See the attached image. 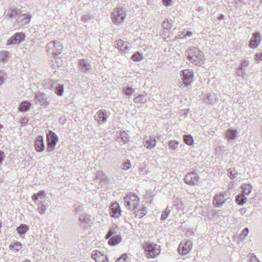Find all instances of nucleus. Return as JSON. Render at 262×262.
Segmentation results:
<instances>
[{
  "mask_svg": "<svg viewBox=\"0 0 262 262\" xmlns=\"http://www.w3.org/2000/svg\"><path fill=\"white\" fill-rule=\"evenodd\" d=\"M62 48L61 43L57 40L50 41L47 43L46 46L47 52L49 55L53 56V59L51 60L52 62H54L53 59H54L56 60V63H60L59 61L61 60V59L56 57L61 53ZM54 64L52 63L51 66H54Z\"/></svg>",
  "mask_w": 262,
  "mask_h": 262,
  "instance_id": "1",
  "label": "nucleus"
},
{
  "mask_svg": "<svg viewBox=\"0 0 262 262\" xmlns=\"http://www.w3.org/2000/svg\"><path fill=\"white\" fill-rule=\"evenodd\" d=\"M185 54L190 62L195 66H201L204 63L203 55L198 48L191 47L186 51Z\"/></svg>",
  "mask_w": 262,
  "mask_h": 262,
  "instance_id": "2",
  "label": "nucleus"
},
{
  "mask_svg": "<svg viewBox=\"0 0 262 262\" xmlns=\"http://www.w3.org/2000/svg\"><path fill=\"white\" fill-rule=\"evenodd\" d=\"M181 72V77L182 81L179 82V87L184 88L190 85L193 81V71L191 70H184Z\"/></svg>",
  "mask_w": 262,
  "mask_h": 262,
  "instance_id": "3",
  "label": "nucleus"
},
{
  "mask_svg": "<svg viewBox=\"0 0 262 262\" xmlns=\"http://www.w3.org/2000/svg\"><path fill=\"white\" fill-rule=\"evenodd\" d=\"M126 17V13L124 9L117 8L113 10L111 14L112 20L116 24H121Z\"/></svg>",
  "mask_w": 262,
  "mask_h": 262,
  "instance_id": "4",
  "label": "nucleus"
},
{
  "mask_svg": "<svg viewBox=\"0 0 262 262\" xmlns=\"http://www.w3.org/2000/svg\"><path fill=\"white\" fill-rule=\"evenodd\" d=\"M230 193L228 191L221 192L219 194H216L214 197L213 204L214 207L216 208L221 207L229 199Z\"/></svg>",
  "mask_w": 262,
  "mask_h": 262,
  "instance_id": "5",
  "label": "nucleus"
},
{
  "mask_svg": "<svg viewBox=\"0 0 262 262\" xmlns=\"http://www.w3.org/2000/svg\"><path fill=\"white\" fill-rule=\"evenodd\" d=\"M47 151L49 152H52L54 151L55 147L58 141V137L56 134L49 130L47 135Z\"/></svg>",
  "mask_w": 262,
  "mask_h": 262,
  "instance_id": "6",
  "label": "nucleus"
},
{
  "mask_svg": "<svg viewBox=\"0 0 262 262\" xmlns=\"http://www.w3.org/2000/svg\"><path fill=\"white\" fill-rule=\"evenodd\" d=\"M125 206L129 210H135L138 206L139 199L135 194L130 193L124 199Z\"/></svg>",
  "mask_w": 262,
  "mask_h": 262,
  "instance_id": "7",
  "label": "nucleus"
},
{
  "mask_svg": "<svg viewBox=\"0 0 262 262\" xmlns=\"http://www.w3.org/2000/svg\"><path fill=\"white\" fill-rule=\"evenodd\" d=\"M192 243L190 240L182 242L178 248V252L183 255H186L192 249Z\"/></svg>",
  "mask_w": 262,
  "mask_h": 262,
  "instance_id": "8",
  "label": "nucleus"
},
{
  "mask_svg": "<svg viewBox=\"0 0 262 262\" xmlns=\"http://www.w3.org/2000/svg\"><path fill=\"white\" fill-rule=\"evenodd\" d=\"M25 37L24 33L22 32L16 33L8 40L7 45L10 46L18 44L24 40Z\"/></svg>",
  "mask_w": 262,
  "mask_h": 262,
  "instance_id": "9",
  "label": "nucleus"
},
{
  "mask_svg": "<svg viewBox=\"0 0 262 262\" xmlns=\"http://www.w3.org/2000/svg\"><path fill=\"white\" fill-rule=\"evenodd\" d=\"M199 176L195 172L188 173L185 176V182L186 184L190 185H195L198 182Z\"/></svg>",
  "mask_w": 262,
  "mask_h": 262,
  "instance_id": "10",
  "label": "nucleus"
},
{
  "mask_svg": "<svg viewBox=\"0 0 262 262\" xmlns=\"http://www.w3.org/2000/svg\"><path fill=\"white\" fill-rule=\"evenodd\" d=\"M160 246L154 243H148V258L156 257L160 253Z\"/></svg>",
  "mask_w": 262,
  "mask_h": 262,
  "instance_id": "11",
  "label": "nucleus"
},
{
  "mask_svg": "<svg viewBox=\"0 0 262 262\" xmlns=\"http://www.w3.org/2000/svg\"><path fill=\"white\" fill-rule=\"evenodd\" d=\"M261 39L259 32H255L252 34V37L249 41V46L252 49L256 48L260 44Z\"/></svg>",
  "mask_w": 262,
  "mask_h": 262,
  "instance_id": "12",
  "label": "nucleus"
},
{
  "mask_svg": "<svg viewBox=\"0 0 262 262\" xmlns=\"http://www.w3.org/2000/svg\"><path fill=\"white\" fill-rule=\"evenodd\" d=\"M110 214L111 217L118 218L121 215V210L119 204L115 202L110 207Z\"/></svg>",
  "mask_w": 262,
  "mask_h": 262,
  "instance_id": "13",
  "label": "nucleus"
},
{
  "mask_svg": "<svg viewBox=\"0 0 262 262\" xmlns=\"http://www.w3.org/2000/svg\"><path fill=\"white\" fill-rule=\"evenodd\" d=\"M108 118L106 111L101 110L98 111L95 115V119L97 121L98 123L102 124L105 123Z\"/></svg>",
  "mask_w": 262,
  "mask_h": 262,
  "instance_id": "14",
  "label": "nucleus"
},
{
  "mask_svg": "<svg viewBox=\"0 0 262 262\" xmlns=\"http://www.w3.org/2000/svg\"><path fill=\"white\" fill-rule=\"evenodd\" d=\"M35 149L38 152H42L45 150V145L43 137L42 136H38L35 141Z\"/></svg>",
  "mask_w": 262,
  "mask_h": 262,
  "instance_id": "15",
  "label": "nucleus"
},
{
  "mask_svg": "<svg viewBox=\"0 0 262 262\" xmlns=\"http://www.w3.org/2000/svg\"><path fill=\"white\" fill-rule=\"evenodd\" d=\"M92 257L96 262H108L107 256L102 254L98 251H96L94 253H92Z\"/></svg>",
  "mask_w": 262,
  "mask_h": 262,
  "instance_id": "16",
  "label": "nucleus"
},
{
  "mask_svg": "<svg viewBox=\"0 0 262 262\" xmlns=\"http://www.w3.org/2000/svg\"><path fill=\"white\" fill-rule=\"evenodd\" d=\"M31 18L32 15L29 13L20 14L17 19V21L22 25H25L30 23Z\"/></svg>",
  "mask_w": 262,
  "mask_h": 262,
  "instance_id": "17",
  "label": "nucleus"
},
{
  "mask_svg": "<svg viewBox=\"0 0 262 262\" xmlns=\"http://www.w3.org/2000/svg\"><path fill=\"white\" fill-rule=\"evenodd\" d=\"M35 98L38 102L43 104L45 106H48L49 104L46 95L43 93H36Z\"/></svg>",
  "mask_w": 262,
  "mask_h": 262,
  "instance_id": "18",
  "label": "nucleus"
},
{
  "mask_svg": "<svg viewBox=\"0 0 262 262\" xmlns=\"http://www.w3.org/2000/svg\"><path fill=\"white\" fill-rule=\"evenodd\" d=\"M117 43L116 45V48H117L120 51L125 52L128 48V43L127 42H125L123 41L121 39H118L116 41Z\"/></svg>",
  "mask_w": 262,
  "mask_h": 262,
  "instance_id": "19",
  "label": "nucleus"
},
{
  "mask_svg": "<svg viewBox=\"0 0 262 262\" xmlns=\"http://www.w3.org/2000/svg\"><path fill=\"white\" fill-rule=\"evenodd\" d=\"M31 105V103L29 101H24L19 104L18 110L21 112H26L30 110Z\"/></svg>",
  "mask_w": 262,
  "mask_h": 262,
  "instance_id": "20",
  "label": "nucleus"
},
{
  "mask_svg": "<svg viewBox=\"0 0 262 262\" xmlns=\"http://www.w3.org/2000/svg\"><path fill=\"white\" fill-rule=\"evenodd\" d=\"M29 229V227L28 225L21 224L18 227L16 228V231L19 235L22 236L23 235H25Z\"/></svg>",
  "mask_w": 262,
  "mask_h": 262,
  "instance_id": "21",
  "label": "nucleus"
},
{
  "mask_svg": "<svg viewBox=\"0 0 262 262\" xmlns=\"http://www.w3.org/2000/svg\"><path fill=\"white\" fill-rule=\"evenodd\" d=\"M237 132L235 129H228L226 133V138L228 140H234L237 137Z\"/></svg>",
  "mask_w": 262,
  "mask_h": 262,
  "instance_id": "22",
  "label": "nucleus"
},
{
  "mask_svg": "<svg viewBox=\"0 0 262 262\" xmlns=\"http://www.w3.org/2000/svg\"><path fill=\"white\" fill-rule=\"evenodd\" d=\"M247 200V199L244 194H239L235 197V202L241 206L243 205Z\"/></svg>",
  "mask_w": 262,
  "mask_h": 262,
  "instance_id": "23",
  "label": "nucleus"
},
{
  "mask_svg": "<svg viewBox=\"0 0 262 262\" xmlns=\"http://www.w3.org/2000/svg\"><path fill=\"white\" fill-rule=\"evenodd\" d=\"M55 94L59 96H61L64 93V86L63 84L59 83H56L54 88Z\"/></svg>",
  "mask_w": 262,
  "mask_h": 262,
  "instance_id": "24",
  "label": "nucleus"
},
{
  "mask_svg": "<svg viewBox=\"0 0 262 262\" xmlns=\"http://www.w3.org/2000/svg\"><path fill=\"white\" fill-rule=\"evenodd\" d=\"M21 13V10L20 9H14L9 10L7 12V15L9 18H13L20 16Z\"/></svg>",
  "mask_w": 262,
  "mask_h": 262,
  "instance_id": "25",
  "label": "nucleus"
},
{
  "mask_svg": "<svg viewBox=\"0 0 262 262\" xmlns=\"http://www.w3.org/2000/svg\"><path fill=\"white\" fill-rule=\"evenodd\" d=\"M216 99V96L214 94H208L205 95L204 98V101L205 102H207L209 104H213Z\"/></svg>",
  "mask_w": 262,
  "mask_h": 262,
  "instance_id": "26",
  "label": "nucleus"
},
{
  "mask_svg": "<svg viewBox=\"0 0 262 262\" xmlns=\"http://www.w3.org/2000/svg\"><path fill=\"white\" fill-rule=\"evenodd\" d=\"M241 188L243 194L244 195H248L250 193L252 187L249 184H245L242 186Z\"/></svg>",
  "mask_w": 262,
  "mask_h": 262,
  "instance_id": "27",
  "label": "nucleus"
},
{
  "mask_svg": "<svg viewBox=\"0 0 262 262\" xmlns=\"http://www.w3.org/2000/svg\"><path fill=\"white\" fill-rule=\"evenodd\" d=\"M122 238L120 235L114 236L110 238L108 243L111 246H114L120 243L121 242Z\"/></svg>",
  "mask_w": 262,
  "mask_h": 262,
  "instance_id": "28",
  "label": "nucleus"
},
{
  "mask_svg": "<svg viewBox=\"0 0 262 262\" xmlns=\"http://www.w3.org/2000/svg\"><path fill=\"white\" fill-rule=\"evenodd\" d=\"M56 83L53 80L48 79L43 84V87L45 89L52 90L54 88Z\"/></svg>",
  "mask_w": 262,
  "mask_h": 262,
  "instance_id": "29",
  "label": "nucleus"
},
{
  "mask_svg": "<svg viewBox=\"0 0 262 262\" xmlns=\"http://www.w3.org/2000/svg\"><path fill=\"white\" fill-rule=\"evenodd\" d=\"M79 220L81 223L89 224L91 221V216L86 213H83L80 216Z\"/></svg>",
  "mask_w": 262,
  "mask_h": 262,
  "instance_id": "30",
  "label": "nucleus"
},
{
  "mask_svg": "<svg viewBox=\"0 0 262 262\" xmlns=\"http://www.w3.org/2000/svg\"><path fill=\"white\" fill-rule=\"evenodd\" d=\"M146 207H143L141 209L136 210H134L135 211V213H136V216H138L139 218H141L143 217L146 213Z\"/></svg>",
  "mask_w": 262,
  "mask_h": 262,
  "instance_id": "31",
  "label": "nucleus"
},
{
  "mask_svg": "<svg viewBox=\"0 0 262 262\" xmlns=\"http://www.w3.org/2000/svg\"><path fill=\"white\" fill-rule=\"evenodd\" d=\"M183 139L185 143L188 145H191L193 143V137L190 135H185L183 137Z\"/></svg>",
  "mask_w": 262,
  "mask_h": 262,
  "instance_id": "32",
  "label": "nucleus"
},
{
  "mask_svg": "<svg viewBox=\"0 0 262 262\" xmlns=\"http://www.w3.org/2000/svg\"><path fill=\"white\" fill-rule=\"evenodd\" d=\"M121 167L124 170H128L131 167V163L130 160L127 159L124 161Z\"/></svg>",
  "mask_w": 262,
  "mask_h": 262,
  "instance_id": "33",
  "label": "nucleus"
},
{
  "mask_svg": "<svg viewBox=\"0 0 262 262\" xmlns=\"http://www.w3.org/2000/svg\"><path fill=\"white\" fill-rule=\"evenodd\" d=\"M22 247L21 244L19 242H16L13 244H11L9 246V248L11 249H14L16 251H18L21 249Z\"/></svg>",
  "mask_w": 262,
  "mask_h": 262,
  "instance_id": "34",
  "label": "nucleus"
},
{
  "mask_svg": "<svg viewBox=\"0 0 262 262\" xmlns=\"http://www.w3.org/2000/svg\"><path fill=\"white\" fill-rule=\"evenodd\" d=\"M8 55L9 52L8 51H1L0 52V60L4 63H6Z\"/></svg>",
  "mask_w": 262,
  "mask_h": 262,
  "instance_id": "35",
  "label": "nucleus"
},
{
  "mask_svg": "<svg viewBox=\"0 0 262 262\" xmlns=\"http://www.w3.org/2000/svg\"><path fill=\"white\" fill-rule=\"evenodd\" d=\"M179 142L176 140H170L168 142V146L170 149L175 150L178 148Z\"/></svg>",
  "mask_w": 262,
  "mask_h": 262,
  "instance_id": "36",
  "label": "nucleus"
},
{
  "mask_svg": "<svg viewBox=\"0 0 262 262\" xmlns=\"http://www.w3.org/2000/svg\"><path fill=\"white\" fill-rule=\"evenodd\" d=\"M131 58L134 61H140L143 59V55L139 52H136L132 55Z\"/></svg>",
  "mask_w": 262,
  "mask_h": 262,
  "instance_id": "37",
  "label": "nucleus"
},
{
  "mask_svg": "<svg viewBox=\"0 0 262 262\" xmlns=\"http://www.w3.org/2000/svg\"><path fill=\"white\" fill-rule=\"evenodd\" d=\"M120 137L121 141L124 143H126L127 142H128L129 138L127 133L125 132L124 131L121 132L120 134Z\"/></svg>",
  "mask_w": 262,
  "mask_h": 262,
  "instance_id": "38",
  "label": "nucleus"
},
{
  "mask_svg": "<svg viewBox=\"0 0 262 262\" xmlns=\"http://www.w3.org/2000/svg\"><path fill=\"white\" fill-rule=\"evenodd\" d=\"M156 140L154 137H150L148 139V149H151L156 146Z\"/></svg>",
  "mask_w": 262,
  "mask_h": 262,
  "instance_id": "39",
  "label": "nucleus"
},
{
  "mask_svg": "<svg viewBox=\"0 0 262 262\" xmlns=\"http://www.w3.org/2000/svg\"><path fill=\"white\" fill-rule=\"evenodd\" d=\"M170 212V210L167 207L165 209V210L162 212V214L161 215V220L162 221H165L166 220Z\"/></svg>",
  "mask_w": 262,
  "mask_h": 262,
  "instance_id": "40",
  "label": "nucleus"
},
{
  "mask_svg": "<svg viewBox=\"0 0 262 262\" xmlns=\"http://www.w3.org/2000/svg\"><path fill=\"white\" fill-rule=\"evenodd\" d=\"M116 233V231L115 230V229L113 228H110L108 232L105 235V238L109 239L111 237L114 236V235H115Z\"/></svg>",
  "mask_w": 262,
  "mask_h": 262,
  "instance_id": "41",
  "label": "nucleus"
},
{
  "mask_svg": "<svg viewBox=\"0 0 262 262\" xmlns=\"http://www.w3.org/2000/svg\"><path fill=\"white\" fill-rule=\"evenodd\" d=\"M94 19V17L92 16H91L89 14L85 15L83 16L81 18V20L83 23H88Z\"/></svg>",
  "mask_w": 262,
  "mask_h": 262,
  "instance_id": "42",
  "label": "nucleus"
},
{
  "mask_svg": "<svg viewBox=\"0 0 262 262\" xmlns=\"http://www.w3.org/2000/svg\"><path fill=\"white\" fill-rule=\"evenodd\" d=\"M245 67H238V68L236 70L237 74L239 76L243 77L245 74V69H244Z\"/></svg>",
  "mask_w": 262,
  "mask_h": 262,
  "instance_id": "43",
  "label": "nucleus"
},
{
  "mask_svg": "<svg viewBox=\"0 0 262 262\" xmlns=\"http://www.w3.org/2000/svg\"><path fill=\"white\" fill-rule=\"evenodd\" d=\"M7 78L6 74L3 71H0V85H2Z\"/></svg>",
  "mask_w": 262,
  "mask_h": 262,
  "instance_id": "44",
  "label": "nucleus"
},
{
  "mask_svg": "<svg viewBox=\"0 0 262 262\" xmlns=\"http://www.w3.org/2000/svg\"><path fill=\"white\" fill-rule=\"evenodd\" d=\"M39 205H40L39 207H38V211L39 213L41 214H43L45 213V212H46V206L42 204L41 202H40L39 203Z\"/></svg>",
  "mask_w": 262,
  "mask_h": 262,
  "instance_id": "45",
  "label": "nucleus"
},
{
  "mask_svg": "<svg viewBox=\"0 0 262 262\" xmlns=\"http://www.w3.org/2000/svg\"><path fill=\"white\" fill-rule=\"evenodd\" d=\"M146 100L145 97L144 96H139L135 98V102H141V103H145L146 102Z\"/></svg>",
  "mask_w": 262,
  "mask_h": 262,
  "instance_id": "46",
  "label": "nucleus"
},
{
  "mask_svg": "<svg viewBox=\"0 0 262 262\" xmlns=\"http://www.w3.org/2000/svg\"><path fill=\"white\" fill-rule=\"evenodd\" d=\"M171 24L170 23L169 21L167 19L164 20L163 22V27L164 29L169 30L171 28Z\"/></svg>",
  "mask_w": 262,
  "mask_h": 262,
  "instance_id": "47",
  "label": "nucleus"
},
{
  "mask_svg": "<svg viewBox=\"0 0 262 262\" xmlns=\"http://www.w3.org/2000/svg\"><path fill=\"white\" fill-rule=\"evenodd\" d=\"M248 233H249L248 228H245L242 231V233L240 234V237L242 239H244L245 237L248 235Z\"/></svg>",
  "mask_w": 262,
  "mask_h": 262,
  "instance_id": "48",
  "label": "nucleus"
},
{
  "mask_svg": "<svg viewBox=\"0 0 262 262\" xmlns=\"http://www.w3.org/2000/svg\"><path fill=\"white\" fill-rule=\"evenodd\" d=\"M127 258V254H123L121 257L118 258L116 262H124Z\"/></svg>",
  "mask_w": 262,
  "mask_h": 262,
  "instance_id": "49",
  "label": "nucleus"
},
{
  "mask_svg": "<svg viewBox=\"0 0 262 262\" xmlns=\"http://www.w3.org/2000/svg\"><path fill=\"white\" fill-rule=\"evenodd\" d=\"M28 119L27 117H24L22 118L20 121V126L22 127L26 126L28 123Z\"/></svg>",
  "mask_w": 262,
  "mask_h": 262,
  "instance_id": "50",
  "label": "nucleus"
},
{
  "mask_svg": "<svg viewBox=\"0 0 262 262\" xmlns=\"http://www.w3.org/2000/svg\"><path fill=\"white\" fill-rule=\"evenodd\" d=\"M192 35V33L190 31H187L186 33L184 34L183 32L181 35H180L181 38H186L188 37H190Z\"/></svg>",
  "mask_w": 262,
  "mask_h": 262,
  "instance_id": "51",
  "label": "nucleus"
},
{
  "mask_svg": "<svg viewBox=\"0 0 262 262\" xmlns=\"http://www.w3.org/2000/svg\"><path fill=\"white\" fill-rule=\"evenodd\" d=\"M104 176V173L102 171H98L96 173V177L97 179L101 180Z\"/></svg>",
  "mask_w": 262,
  "mask_h": 262,
  "instance_id": "52",
  "label": "nucleus"
},
{
  "mask_svg": "<svg viewBox=\"0 0 262 262\" xmlns=\"http://www.w3.org/2000/svg\"><path fill=\"white\" fill-rule=\"evenodd\" d=\"M254 59L256 61H260L262 60V53H258L256 54L254 56Z\"/></svg>",
  "mask_w": 262,
  "mask_h": 262,
  "instance_id": "53",
  "label": "nucleus"
},
{
  "mask_svg": "<svg viewBox=\"0 0 262 262\" xmlns=\"http://www.w3.org/2000/svg\"><path fill=\"white\" fill-rule=\"evenodd\" d=\"M249 262H260L253 254L251 256Z\"/></svg>",
  "mask_w": 262,
  "mask_h": 262,
  "instance_id": "54",
  "label": "nucleus"
},
{
  "mask_svg": "<svg viewBox=\"0 0 262 262\" xmlns=\"http://www.w3.org/2000/svg\"><path fill=\"white\" fill-rule=\"evenodd\" d=\"M163 4L164 6L168 7L172 4V0H162Z\"/></svg>",
  "mask_w": 262,
  "mask_h": 262,
  "instance_id": "55",
  "label": "nucleus"
},
{
  "mask_svg": "<svg viewBox=\"0 0 262 262\" xmlns=\"http://www.w3.org/2000/svg\"><path fill=\"white\" fill-rule=\"evenodd\" d=\"M36 194L39 199L42 198L45 194V190H41L39 191Z\"/></svg>",
  "mask_w": 262,
  "mask_h": 262,
  "instance_id": "56",
  "label": "nucleus"
},
{
  "mask_svg": "<svg viewBox=\"0 0 262 262\" xmlns=\"http://www.w3.org/2000/svg\"><path fill=\"white\" fill-rule=\"evenodd\" d=\"M124 92L126 95H129L133 93V89L128 87L124 90Z\"/></svg>",
  "mask_w": 262,
  "mask_h": 262,
  "instance_id": "57",
  "label": "nucleus"
},
{
  "mask_svg": "<svg viewBox=\"0 0 262 262\" xmlns=\"http://www.w3.org/2000/svg\"><path fill=\"white\" fill-rule=\"evenodd\" d=\"M143 248L144 249V253L146 257H147V243H145L143 244Z\"/></svg>",
  "mask_w": 262,
  "mask_h": 262,
  "instance_id": "58",
  "label": "nucleus"
},
{
  "mask_svg": "<svg viewBox=\"0 0 262 262\" xmlns=\"http://www.w3.org/2000/svg\"><path fill=\"white\" fill-rule=\"evenodd\" d=\"M79 66H89L85 60H80Z\"/></svg>",
  "mask_w": 262,
  "mask_h": 262,
  "instance_id": "59",
  "label": "nucleus"
},
{
  "mask_svg": "<svg viewBox=\"0 0 262 262\" xmlns=\"http://www.w3.org/2000/svg\"><path fill=\"white\" fill-rule=\"evenodd\" d=\"M32 200L34 201H36L38 200V199H39L38 198V196H37V194L36 193H35L32 196Z\"/></svg>",
  "mask_w": 262,
  "mask_h": 262,
  "instance_id": "60",
  "label": "nucleus"
},
{
  "mask_svg": "<svg viewBox=\"0 0 262 262\" xmlns=\"http://www.w3.org/2000/svg\"><path fill=\"white\" fill-rule=\"evenodd\" d=\"M228 173H229V177L231 179H234V178H235L236 177V176L234 174H233L231 171L229 172Z\"/></svg>",
  "mask_w": 262,
  "mask_h": 262,
  "instance_id": "61",
  "label": "nucleus"
},
{
  "mask_svg": "<svg viewBox=\"0 0 262 262\" xmlns=\"http://www.w3.org/2000/svg\"><path fill=\"white\" fill-rule=\"evenodd\" d=\"M88 67H85V66H84V67H81V70L82 71V72H86L87 71V70H89V68H87Z\"/></svg>",
  "mask_w": 262,
  "mask_h": 262,
  "instance_id": "62",
  "label": "nucleus"
},
{
  "mask_svg": "<svg viewBox=\"0 0 262 262\" xmlns=\"http://www.w3.org/2000/svg\"><path fill=\"white\" fill-rule=\"evenodd\" d=\"M241 212L242 213H245L246 212V209L244 208H242L241 209Z\"/></svg>",
  "mask_w": 262,
  "mask_h": 262,
  "instance_id": "63",
  "label": "nucleus"
},
{
  "mask_svg": "<svg viewBox=\"0 0 262 262\" xmlns=\"http://www.w3.org/2000/svg\"><path fill=\"white\" fill-rule=\"evenodd\" d=\"M22 262H31V261L30 260H26L23 261Z\"/></svg>",
  "mask_w": 262,
  "mask_h": 262,
  "instance_id": "64",
  "label": "nucleus"
}]
</instances>
